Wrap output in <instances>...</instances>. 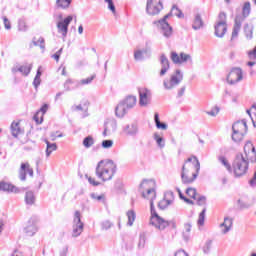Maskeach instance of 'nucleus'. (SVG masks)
Wrapping results in <instances>:
<instances>
[{
	"mask_svg": "<svg viewBox=\"0 0 256 256\" xmlns=\"http://www.w3.org/2000/svg\"><path fill=\"white\" fill-rule=\"evenodd\" d=\"M244 155L242 153L237 154L232 166L225 156H218V161L228 173H234L235 177H243L249 171V162L256 163V149L250 140L244 145Z\"/></svg>",
	"mask_w": 256,
	"mask_h": 256,
	"instance_id": "nucleus-1",
	"label": "nucleus"
},
{
	"mask_svg": "<svg viewBox=\"0 0 256 256\" xmlns=\"http://www.w3.org/2000/svg\"><path fill=\"white\" fill-rule=\"evenodd\" d=\"M201 171V163L197 156H190L182 166L181 180L184 185L193 183L199 177Z\"/></svg>",
	"mask_w": 256,
	"mask_h": 256,
	"instance_id": "nucleus-2",
	"label": "nucleus"
},
{
	"mask_svg": "<svg viewBox=\"0 0 256 256\" xmlns=\"http://www.w3.org/2000/svg\"><path fill=\"white\" fill-rule=\"evenodd\" d=\"M117 173V164L113 160H101L98 162L95 175L101 181H111Z\"/></svg>",
	"mask_w": 256,
	"mask_h": 256,
	"instance_id": "nucleus-3",
	"label": "nucleus"
},
{
	"mask_svg": "<svg viewBox=\"0 0 256 256\" xmlns=\"http://www.w3.org/2000/svg\"><path fill=\"white\" fill-rule=\"evenodd\" d=\"M150 225H153V227H156L159 231H165L166 227H171L174 231L177 229V222H175V220L167 221L159 216L153 205V200H151Z\"/></svg>",
	"mask_w": 256,
	"mask_h": 256,
	"instance_id": "nucleus-4",
	"label": "nucleus"
},
{
	"mask_svg": "<svg viewBox=\"0 0 256 256\" xmlns=\"http://www.w3.org/2000/svg\"><path fill=\"white\" fill-rule=\"evenodd\" d=\"M137 105V97L133 95L127 96L115 108V115L120 119L125 117Z\"/></svg>",
	"mask_w": 256,
	"mask_h": 256,
	"instance_id": "nucleus-5",
	"label": "nucleus"
},
{
	"mask_svg": "<svg viewBox=\"0 0 256 256\" xmlns=\"http://www.w3.org/2000/svg\"><path fill=\"white\" fill-rule=\"evenodd\" d=\"M169 17H173V10H171V12L166 14L160 20H154L152 22V25H155L157 29H161L162 34L166 39H169V37L173 35V27L169 24V22H167V19H169Z\"/></svg>",
	"mask_w": 256,
	"mask_h": 256,
	"instance_id": "nucleus-6",
	"label": "nucleus"
},
{
	"mask_svg": "<svg viewBox=\"0 0 256 256\" xmlns=\"http://www.w3.org/2000/svg\"><path fill=\"white\" fill-rule=\"evenodd\" d=\"M163 11V1L161 0H147L146 13L148 15H159Z\"/></svg>",
	"mask_w": 256,
	"mask_h": 256,
	"instance_id": "nucleus-7",
	"label": "nucleus"
},
{
	"mask_svg": "<svg viewBox=\"0 0 256 256\" xmlns=\"http://www.w3.org/2000/svg\"><path fill=\"white\" fill-rule=\"evenodd\" d=\"M85 224L81 221V212L76 210L73 219L72 237H79L83 233Z\"/></svg>",
	"mask_w": 256,
	"mask_h": 256,
	"instance_id": "nucleus-8",
	"label": "nucleus"
},
{
	"mask_svg": "<svg viewBox=\"0 0 256 256\" xmlns=\"http://www.w3.org/2000/svg\"><path fill=\"white\" fill-rule=\"evenodd\" d=\"M229 85H237L239 81H243V70L240 67H234L231 69L226 78Z\"/></svg>",
	"mask_w": 256,
	"mask_h": 256,
	"instance_id": "nucleus-9",
	"label": "nucleus"
},
{
	"mask_svg": "<svg viewBox=\"0 0 256 256\" xmlns=\"http://www.w3.org/2000/svg\"><path fill=\"white\" fill-rule=\"evenodd\" d=\"M151 42L145 43V48L134 51L135 61H145V59H151Z\"/></svg>",
	"mask_w": 256,
	"mask_h": 256,
	"instance_id": "nucleus-10",
	"label": "nucleus"
},
{
	"mask_svg": "<svg viewBox=\"0 0 256 256\" xmlns=\"http://www.w3.org/2000/svg\"><path fill=\"white\" fill-rule=\"evenodd\" d=\"M27 173L29 177H33V168H31L29 162L21 163L20 168L18 170V178L20 179V181H27Z\"/></svg>",
	"mask_w": 256,
	"mask_h": 256,
	"instance_id": "nucleus-11",
	"label": "nucleus"
},
{
	"mask_svg": "<svg viewBox=\"0 0 256 256\" xmlns=\"http://www.w3.org/2000/svg\"><path fill=\"white\" fill-rule=\"evenodd\" d=\"M183 81V74L179 69L175 71V74H173L170 77V81L164 80V87L165 89H171L172 87H176V85H179Z\"/></svg>",
	"mask_w": 256,
	"mask_h": 256,
	"instance_id": "nucleus-12",
	"label": "nucleus"
},
{
	"mask_svg": "<svg viewBox=\"0 0 256 256\" xmlns=\"http://www.w3.org/2000/svg\"><path fill=\"white\" fill-rule=\"evenodd\" d=\"M71 21H73V17L69 15L57 23L58 33H61L64 38L67 37V33H69V25H71Z\"/></svg>",
	"mask_w": 256,
	"mask_h": 256,
	"instance_id": "nucleus-13",
	"label": "nucleus"
},
{
	"mask_svg": "<svg viewBox=\"0 0 256 256\" xmlns=\"http://www.w3.org/2000/svg\"><path fill=\"white\" fill-rule=\"evenodd\" d=\"M138 93L140 107H147L151 102V90L147 88H138Z\"/></svg>",
	"mask_w": 256,
	"mask_h": 256,
	"instance_id": "nucleus-14",
	"label": "nucleus"
},
{
	"mask_svg": "<svg viewBox=\"0 0 256 256\" xmlns=\"http://www.w3.org/2000/svg\"><path fill=\"white\" fill-rule=\"evenodd\" d=\"M122 133L127 137H137L139 135V124L132 122L131 124L124 125L122 127Z\"/></svg>",
	"mask_w": 256,
	"mask_h": 256,
	"instance_id": "nucleus-15",
	"label": "nucleus"
},
{
	"mask_svg": "<svg viewBox=\"0 0 256 256\" xmlns=\"http://www.w3.org/2000/svg\"><path fill=\"white\" fill-rule=\"evenodd\" d=\"M147 183H149V180L144 179V180L142 181V183H140L139 189H140V191H141V193H142V197H143L144 199H149V195H152V197L150 198V212H151V201H152V203H153V202L155 201V199H157V193H155V189H154V188L148 189V190H147V193L143 192V191H142L143 186H144V185H147ZM153 205L155 206V203H153Z\"/></svg>",
	"mask_w": 256,
	"mask_h": 256,
	"instance_id": "nucleus-16",
	"label": "nucleus"
},
{
	"mask_svg": "<svg viewBox=\"0 0 256 256\" xmlns=\"http://www.w3.org/2000/svg\"><path fill=\"white\" fill-rule=\"evenodd\" d=\"M249 127L247 126V120H238L232 125V132L234 133H244L247 134Z\"/></svg>",
	"mask_w": 256,
	"mask_h": 256,
	"instance_id": "nucleus-17",
	"label": "nucleus"
},
{
	"mask_svg": "<svg viewBox=\"0 0 256 256\" xmlns=\"http://www.w3.org/2000/svg\"><path fill=\"white\" fill-rule=\"evenodd\" d=\"M159 62L161 65V70H160V77H164V75H167V71L171 69V63L169 62V58L165 54H161L159 57Z\"/></svg>",
	"mask_w": 256,
	"mask_h": 256,
	"instance_id": "nucleus-18",
	"label": "nucleus"
},
{
	"mask_svg": "<svg viewBox=\"0 0 256 256\" xmlns=\"http://www.w3.org/2000/svg\"><path fill=\"white\" fill-rule=\"evenodd\" d=\"M174 194L173 192H167L164 198L158 203V208L165 211L169 205L173 204Z\"/></svg>",
	"mask_w": 256,
	"mask_h": 256,
	"instance_id": "nucleus-19",
	"label": "nucleus"
},
{
	"mask_svg": "<svg viewBox=\"0 0 256 256\" xmlns=\"http://www.w3.org/2000/svg\"><path fill=\"white\" fill-rule=\"evenodd\" d=\"M49 111V104H43L41 108L34 114L33 119L38 124L43 123V115Z\"/></svg>",
	"mask_w": 256,
	"mask_h": 256,
	"instance_id": "nucleus-20",
	"label": "nucleus"
},
{
	"mask_svg": "<svg viewBox=\"0 0 256 256\" xmlns=\"http://www.w3.org/2000/svg\"><path fill=\"white\" fill-rule=\"evenodd\" d=\"M33 69V64L29 65H22L19 67H13L12 73H21L24 77H29V74L31 73V70Z\"/></svg>",
	"mask_w": 256,
	"mask_h": 256,
	"instance_id": "nucleus-21",
	"label": "nucleus"
},
{
	"mask_svg": "<svg viewBox=\"0 0 256 256\" xmlns=\"http://www.w3.org/2000/svg\"><path fill=\"white\" fill-rule=\"evenodd\" d=\"M251 15V2H245L242 7V14H237L235 19H240V21L243 23L245 19H247V16Z\"/></svg>",
	"mask_w": 256,
	"mask_h": 256,
	"instance_id": "nucleus-22",
	"label": "nucleus"
},
{
	"mask_svg": "<svg viewBox=\"0 0 256 256\" xmlns=\"http://www.w3.org/2000/svg\"><path fill=\"white\" fill-rule=\"evenodd\" d=\"M79 87H81L80 80L69 78L64 83L65 91H75V89H79Z\"/></svg>",
	"mask_w": 256,
	"mask_h": 256,
	"instance_id": "nucleus-23",
	"label": "nucleus"
},
{
	"mask_svg": "<svg viewBox=\"0 0 256 256\" xmlns=\"http://www.w3.org/2000/svg\"><path fill=\"white\" fill-rule=\"evenodd\" d=\"M0 191H4L5 193H19V188L9 182L1 181Z\"/></svg>",
	"mask_w": 256,
	"mask_h": 256,
	"instance_id": "nucleus-24",
	"label": "nucleus"
},
{
	"mask_svg": "<svg viewBox=\"0 0 256 256\" xmlns=\"http://www.w3.org/2000/svg\"><path fill=\"white\" fill-rule=\"evenodd\" d=\"M24 231H25L26 235H28V237H33V235H35V233H37V231H39V229L37 228V224L35 223L33 218H31L28 221V225L24 228Z\"/></svg>",
	"mask_w": 256,
	"mask_h": 256,
	"instance_id": "nucleus-25",
	"label": "nucleus"
},
{
	"mask_svg": "<svg viewBox=\"0 0 256 256\" xmlns=\"http://www.w3.org/2000/svg\"><path fill=\"white\" fill-rule=\"evenodd\" d=\"M10 131H11V135L12 137L18 138L19 135H23L25 133V130H23V128H21V124L19 122H12L11 126H10Z\"/></svg>",
	"mask_w": 256,
	"mask_h": 256,
	"instance_id": "nucleus-26",
	"label": "nucleus"
},
{
	"mask_svg": "<svg viewBox=\"0 0 256 256\" xmlns=\"http://www.w3.org/2000/svg\"><path fill=\"white\" fill-rule=\"evenodd\" d=\"M205 26V22H203V18L201 17V14L197 13L194 15V20L192 23V29L194 31H199L200 29H203Z\"/></svg>",
	"mask_w": 256,
	"mask_h": 256,
	"instance_id": "nucleus-27",
	"label": "nucleus"
},
{
	"mask_svg": "<svg viewBox=\"0 0 256 256\" xmlns=\"http://www.w3.org/2000/svg\"><path fill=\"white\" fill-rule=\"evenodd\" d=\"M214 29V35L222 39V37H225V33H227V24L220 25L219 22H217V24L214 26Z\"/></svg>",
	"mask_w": 256,
	"mask_h": 256,
	"instance_id": "nucleus-28",
	"label": "nucleus"
},
{
	"mask_svg": "<svg viewBox=\"0 0 256 256\" xmlns=\"http://www.w3.org/2000/svg\"><path fill=\"white\" fill-rule=\"evenodd\" d=\"M243 25V22H241V19H234V26L232 30V37L231 39H237L239 37V31H241V26Z\"/></svg>",
	"mask_w": 256,
	"mask_h": 256,
	"instance_id": "nucleus-29",
	"label": "nucleus"
},
{
	"mask_svg": "<svg viewBox=\"0 0 256 256\" xmlns=\"http://www.w3.org/2000/svg\"><path fill=\"white\" fill-rule=\"evenodd\" d=\"M154 122L158 129H161L162 131H167L169 126L167 125V123L161 122V120L159 119V113L157 112L154 114Z\"/></svg>",
	"mask_w": 256,
	"mask_h": 256,
	"instance_id": "nucleus-30",
	"label": "nucleus"
},
{
	"mask_svg": "<svg viewBox=\"0 0 256 256\" xmlns=\"http://www.w3.org/2000/svg\"><path fill=\"white\" fill-rule=\"evenodd\" d=\"M253 29L254 26L253 24H245L244 25V34L246 39H248L249 41H251V39H253Z\"/></svg>",
	"mask_w": 256,
	"mask_h": 256,
	"instance_id": "nucleus-31",
	"label": "nucleus"
},
{
	"mask_svg": "<svg viewBox=\"0 0 256 256\" xmlns=\"http://www.w3.org/2000/svg\"><path fill=\"white\" fill-rule=\"evenodd\" d=\"M46 143V157H51L53 151H57V143H51L49 140H45Z\"/></svg>",
	"mask_w": 256,
	"mask_h": 256,
	"instance_id": "nucleus-32",
	"label": "nucleus"
},
{
	"mask_svg": "<svg viewBox=\"0 0 256 256\" xmlns=\"http://www.w3.org/2000/svg\"><path fill=\"white\" fill-rule=\"evenodd\" d=\"M35 193L33 191H27L25 193V203L26 205H35Z\"/></svg>",
	"mask_w": 256,
	"mask_h": 256,
	"instance_id": "nucleus-33",
	"label": "nucleus"
},
{
	"mask_svg": "<svg viewBox=\"0 0 256 256\" xmlns=\"http://www.w3.org/2000/svg\"><path fill=\"white\" fill-rule=\"evenodd\" d=\"M247 134L243 133V132H232V135H231V139L234 143H241V141H243V139H245V136Z\"/></svg>",
	"mask_w": 256,
	"mask_h": 256,
	"instance_id": "nucleus-34",
	"label": "nucleus"
},
{
	"mask_svg": "<svg viewBox=\"0 0 256 256\" xmlns=\"http://www.w3.org/2000/svg\"><path fill=\"white\" fill-rule=\"evenodd\" d=\"M153 139H154V141H156V143L160 149H163L165 147V138H163V136L159 135V133L155 132L153 134Z\"/></svg>",
	"mask_w": 256,
	"mask_h": 256,
	"instance_id": "nucleus-35",
	"label": "nucleus"
},
{
	"mask_svg": "<svg viewBox=\"0 0 256 256\" xmlns=\"http://www.w3.org/2000/svg\"><path fill=\"white\" fill-rule=\"evenodd\" d=\"M32 43H33L34 47H40V49H42V51H45V38L40 37L37 41V38L34 37L32 39Z\"/></svg>",
	"mask_w": 256,
	"mask_h": 256,
	"instance_id": "nucleus-36",
	"label": "nucleus"
},
{
	"mask_svg": "<svg viewBox=\"0 0 256 256\" xmlns=\"http://www.w3.org/2000/svg\"><path fill=\"white\" fill-rule=\"evenodd\" d=\"M146 243H147V234H145V232H142L139 235L138 249H145Z\"/></svg>",
	"mask_w": 256,
	"mask_h": 256,
	"instance_id": "nucleus-37",
	"label": "nucleus"
},
{
	"mask_svg": "<svg viewBox=\"0 0 256 256\" xmlns=\"http://www.w3.org/2000/svg\"><path fill=\"white\" fill-rule=\"evenodd\" d=\"M126 215L128 218L127 225L129 227H133V223H135V219L137 218V215L135 214V212L133 210H129Z\"/></svg>",
	"mask_w": 256,
	"mask_h": 256,
	"instance_id": "nucleus-38",
	"label": "nucleus"
},
{
	"mask_svg": "<svg viewBox=\"0 0 256 256\" xmlns=\"http://www.w3.org/2000/svg\"><path fill=\"white\" fill-rule=\"evenodd\" d=\"M104 125L108 127V129H110L112 133H115V131H117V120L115 119L108 120L104 123Z\"/></svg>",
	"mask_w": 256,
	"mask_h": 256,
	"instance_id": "nucleus-39",
	"label": "nucleus"
},
{
	"mask_svg": "<svg viewBox=\"0 0 256 256\" xmlns=\"http://www.w3.org/2000/svg\"><path fill=\"white\" fill-rule=\"evenodd\" d=\"M82 143L86 149H89L90 147H93V145H95V140L93 139V136H87L83 139Z\"/></svg>",
	"mask_w": 256,
	"mask_h": 256,
	"instance_id": "nucleus-40",
	"label": "nucleus"
},
{
	"mask_svg": "<svg viewBox=\"0 0 256 256\" xmlns=\"http://www.w3.org/2000/svg\"><path fill=\"white\" fill-rule=\"evenodd\" d=\"M224 225H226V228L222 230V233H229L231 231V227L233 226V219L229 217L224 218Z\"/></svg>",
	"mask_w": 256,
	"mask_h": 256,
	"instance_id": "nucleus-41",
	"label": "nucleus"
},
{
	"mask_svg": "<svg viewBox=\"0 0 256 256\" xmlns=\"http://www.w3.org/2000/svg\"><path fill=\"white\" fill-rule=\"evenodd\" d=\"M207 213V208H203V210L199 213L197 224L200 227H203L205 225V214Z\"/></svg>",
	"mask_w": 256,
	"mask_h": 256,
	"instance_id": "nucleus-42",
	"label": "nucleus"
},
{
	"mask_svg": "<svg viewBox=\"0 0 256 256\" xmlns=\"http://www.w3.org/2000/svg\"><path fill=\"white\" fill-rule=\"evenodd\" d=\"M72 1L73 0H57L56 4L61 9H67L69 7V5H71Z\"/></svg>",
	"mask_w": 256,
	"mask_h": 256,
	"instance_id": "nucleus-43",
	"label": "nucleus"
},
{
	"mask_svg": "<svg viewBox=\"0 0 256 256\" xmlns=\"http://www.w3.org/2000/svg\"><path fill=\"white\" fill-rule=\"evenodd\" d=\"M172 13H174V15L179 19H183V17H185V14H183V11H181L177 5L172 6Z\"/></svg>",
	"mask_w": 256,
	"mask_h": 256,
	"instance_id": "nucleus-44",
	"label": "nucleus"
},
{
	"mask_svg": "<svg viewBox=\"0 0 256 256\" xmlns=\"http://www.w3.org/2000/svg\"><path fill=\"white\" fill-rule=\"evenodd\" d=\"M187 61H190V63H193V59L191 58V55L181 52L180 53V64L187 63Z\"/></svg>",
	"mask_w": 256,
	"mask_h": 256,
	"instance_id": "nucleus-45",
	"label": "nucleus"
},
{
	"mask_svg": "<svg viewBox=\"0 0 256 256\" xmlns=\"http://www.w3.org/2000/svg\"><path fill=\"white\" fill-rule=\"evenodd\" d=\"M186 195H188V197H191V199H197V189L192 187L187 188Z\"/></svg>",
	"mask_w": 256,
	"mask_h": 256,
	"instance_id": "nucleus-46",
	"label": "nucleus"
},
{
	"mask_svg": "<svg viewBox=\"0 0 256 256\" xmlns=\"http://www.w3.org/2000/svg\"><path fill=\"white\" fill-rule=\"evenodd\" d=\"M219 25H227V14L225 12H220L218 15Z\"/></svg>",
	"mask_w": 256,
	"mask_h": 256,
	"instance_id": "nucleus-47",
	"label": "nucleus"
},
{
	"mask_svg": "<svg viewBox=\"0 0 256 256\" xmlns=\"http://www.w3.org/2000/svg\"><path fill=\"white\" fill-rule=\"evenodd\" d=\"M111 227H113V224L111 221L109 220H105L101 223V229L103 231H109V229H111Z\"/></svg>",
	"mask_w": 256,
	"mask_h": 256,
	"instance_id": "nucleus-48",
	"label": "nucleus"
},
{
	"mask_svg": "<svg viewBox=\"0 0 256 256\" xmlns=\"http://www.w3.org/2000/svg\"><path fill=\"white\" fill-rule=\"evenodd\" d=\"M93 79H95V75L80 80V87L82 85H91V83H93Z\"/></svg>",
	"mask_w": 256,
	"mask_h": 256,
	"instance_id": "nucleus-49",
	"label": "nucleus"
},
{
	"mask_svg": "<svg viewBox=\"0 0 256 256\" xmlns=\"http://www.w3.org/2000/svg\"><path fill=\"white\" fill-rule=\"evenodd\" d=\"M171 60L173 61V63L177 64H181V58L180 55L177 54V52H171Z\"/></svg>",
	"mask_w": 256,
	"mask_h": 256,
	"instance_id": "nucleus-50",
	"label": "nucleus"
},
{
	"mask_svg": "<svg viewBox=\"0 0 256 256\" xmlns=\"http://www.w3.org/2000/svg\"><path fill=\"white\" fill-rule=\"evenodd\" d=\"M220 108L218 106H215L210 111H207V115H210V117H217L219 115Z\"/></svg>",
	"mask_w": 256,
	"mask_h": 256,
	"instance_id": "nucleus-51",
	"label": "nucleus"
},
{
	"mask_svg": "<svg viewBox=\"0 0 256 256\" xmlns=\"http://www.w3.org/2000/svg\"><path fill=\"white\" fill-rule=\"evenodd\" d=\"M18 31H27V23H25V20H18Z\"/></svg>",
	"mask_w": 256,
	"mask_h": 256,
	"instance_id": "nucleus-52",
	"label": "nucleus"
},
{
	"mask_svg": "<svg viewBox=\"0 0 256 256\" xmlns=\"http://www.w3.org/2000/svg\"><path fill=\"white\" fill-rule=\"evenodd\" d=\"M195 201H197V205H199V207L207 205V197L205 196H199L195 199Z\"/></svg>",
	"mask_w": 256,
	"mask_h": 256,
	"instance_id": "nucleus-53",
	"label": "nucleus"
},
{
	"mask_svg": "<svg viewBox=\"0 0 256 256\" xmlns=\"http://www.w3.org/2000/svg\"><path fill=\"white\" fill-rule=\"evenodd\" d=\"M64 136L65 135H63V133H61L59 131L51 132V134H50L51 141H56L57 138H61V137H64Z\"/></svg>",
	"mask_w": 256,
	"mask_h": 256,
	"instance_id": "nucleus-54",
	"label": "nucleus"
},
{
	"mask_svg": "<svg viewBox=\"0 0 256 256\" xmlns=\"http://www.w3.org/2000/svg\"><path fill=\"white\" fill-rule=\"evenodd\" d=\"M212 245H213V240H207L204 247H203L204 253H209V251H211V246Z\"/></svg>",
	"mask_w": 256,
	"mask_h": 256,
	"instance_id": "nucleus-55",
	"label": "nucleus"
},
{
	"mask_svg": "<svg viewBox=\"0 0 256 256\" xmlns=\"http://www.w3.org/2000/svg\"><path fill=\"white\" fill-rule=\"evenodd\" d=\"M102 147L103 149H111L113 147V140H103Z\"/></svg>",
	"mask_w": 256,
	"mask_h": 256,
	"instance_id": "nucleus-56",
	"label": "nucleus"
},
{
	"mask_svg": "<svg viewBox=\"0 0 256 256\" xmlns=\"http://www.w3.org/2000/svg\"><path fill=\"white\" fill-rule=\"evenodd\" d=\"M88 179V183H90V185H93V187H99V185H101V182L95 181V178L86 176Z\"/></svg>",
	"mask_w": 256,
	"mask_h": 256,
	"instance_id": "nucleus-57",
	"label": "nucleus"
},
{
	"mask_svg": "<svg viewBox=\"0 0 256 256\" xmlns=\"http://www.w3.org/2000/svg\"><path fill=\"white\" fill-rule=\"evenodd\" d=\"M91 198L96 199V201H103V200H105V195H103V194L97 195L95 193H92Z\"/></svg>",
	"mask_w": 256,
	"mask_h": 256,
	"instance_id": "nucleus-58",
	"label": "nucleus"
},
{
	"mask_svg": "<svg viewBox=\"0 0 256 256\" xmlns=\"http://www.w3.org/2000/svg\"><path fill=\"white\" fill-rule=\"evenodd\" d=\"M33 85H34V88L37 91V89H39V85H41V78L35 77L34 80H33Z\"/></svg>",
	"mask_w": 256,
	"mask_h": 256,
	"instance_id": "nucleus-59",
	"label": "nucleus"
},
{
	"mask_svg": "<svg viewBox=\"0 0 256 256\" xmlns=\"http://www.w3.org/2000/svg\"><path fill=\"white\" fill-rule=\"evenodd\" d=\"M3 21L5 29H11V22H9V19L6 16L3 17Z\"/></svg>",
	"mask_w": 256,
	"mask_h": 256,
	"instance_id": "nucleus-60",
	"label": "nucleus"
},
{
	"mask_svg": "<svg viewBox=\"0 0 256 256\" xmlns=\"http://www.w3.org/2000/svg\"><path fill=\"white\" fill-rule=\"evenodd\" d=\"M108 9L112 12V13H116V8H115V3L112 2H108Z\"/></svg>",
	"mask_w": 256,
	"mask_h": 256,
	"instance_id": "nucleus-61",
	"label": "nucleus"
},
{
	"mask_svg": "<svg viewBox=\"0 0 256 256\" xmlns=\"http://www.w3.org/2000/svg\"><path fill=\"white\" fill-rule=\"evenodd\" d=\"M250 187H256V171L254 173L253 178L249 181Z\"/></svg>",
	"mask_w": 256,
	"mask_h": 256,
	"instance_id": "nucleus-62",
	"label": "nucleus"
},
{
	"mask_svg": "<svg viewBox=\"0 0 256 256\" xmlns=\"http://www.w3.org/2000/svg\"><path fill=\"white\" fill-rule=\"evenodd\" d=\"M174 256H189L185 250H178Z\"/></svg>",
	"mask_w": 256,
	"mask_h": 256,
	"instance_id": "nucleus-63",
	"label": "nucleus"
},
{
	"mask_svg": "<svg viewBox=\"0 0 256 256\" xmlns=\"http://www.w3.org/2000/svg\"><path fill=\"white\" fill-rule=\"evenodd\" d=\"M185 89H186V87L183 86L182 88H180V89L178 90V94H177V97H178V98H179V97H183V95H185Z\"/></svg>",
	"mask_w": 256,
	"mask_h": 256,
	"instance_id": "nucleus-64",
	"label": "nucleus"
}]
</instances>
